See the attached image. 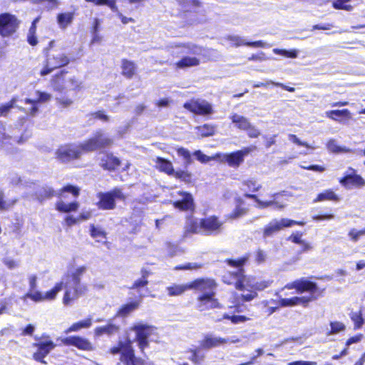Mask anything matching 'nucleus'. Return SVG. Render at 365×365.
Instances as JSON below:
<instances>
[{
    "instance_id": "f8f14e48",
    "label": "nucleus",
    "mask_w": 365,
    "mask_h": 365,
    "mask_svg": "<svg viewBox=\"0 0 365 365\" xmlns=\"http://www.w3.org/2000/svg\"><path fill=\"white\" fill-rule=\"evenodd\" d=\"M37 341L32 344V346L36 350L34 352L32 358L36 361L46 364V356L56 347L55 343L49 339L48 336L43 335L41 337H35Z\"/></svg>"
},
{
    "instance_id": "052dcab7",
    "label": "nucleus",
    "mask_w": 365,
    "mask_h": 365,
    "mask_svg": "<svg viewBox=\"0 0 365 365\" xmlns=\"http://www.w3.org/2000/svg\"><path fill=\"white\" fill-rule=\"evenodd\" d=\"M348 235L351 241L357 242L361 236L365 235V227L360 230L351 229L349 230Z\"/></svg>"
},
{
    "instance_id": "49530a36",
    "label": "nucleus",
    "mask_w": 365,
    "mask_h": 365,
    "mask_svg": "<svg viewBox=\"0 0 365 365\" xmlns=\"http://www.w3.org/2000/svg\"><path fill=\"white\" fill-rule=\"evenodd\" d=\"M222 319L230 321L233 324H237L250 320L251 317H247L245 315H230L227 313H225L222 315Z\"/></svg>"
},
{
    "instance_id": "4d7b16f0",
    "label": "nucleus",
    "mask_w": 365,
    "mask_h": 365,
    "mask_svg": "<svg viewBox=\"0 0 365 365\" xmlns=\"http://www.w3.org/2000/svg\"><path fill=\"white\" fill-rule=\"evenodd\" d=\"M351 0H336L332 3V6L335 9H341L345 11H351L353 6L350 4H347Z\"/></svg>"
},
{
    "instance_id": "6ab92c4d",
    "label": "nucleus",
    "mask_w": 365,
    "mask_h": 365,
    "mask_svg": "<svg viewBox=\"0 0 365 365\" xmlns=\"http://www.w3.org/2000/svg\"><path fill=\"white\" fill-rule=\"evenodd\" d=\"M178 194L182 198L172 202L173 206L180 211L193 213L195 210V205L192 194L186 191H178Z\"/></svg>"
},
{
    "instance_id": "423d86ee",
    "label": "nucleus",
    "mask_w": 365,
    "mask_h": 365,
    "mask_svg": "<svg viewBox=\"0 0 365 365\" xmlns=\"http://www.w3.org/2000/svg\"><path fill=\"white\" fill-rule=\"evenodd\" d=\"M175 47L182 49L178 53L177 56L184 54L193 55L183 56L180 60L174 63L175 69H185L187 68L198 66L200 64V60L196 56L201 53L204 50L202 46L191 43H180L176 44Z\"/></svg>"
},
{
    "instance_id": "5fc2aeb1",
    "label": "nucleus",
    "mask_w": 365,
    "mask_h": 365,
    "mask_svg": "<svg viewBox=\"0 0 365 365\" xmlns=\"http://www.w3.org/2000/svg\"><path fill=\"white\" fill-rule=\"evenodd\" d=\"M306 222L304 221H297L288 218H282L279 221H278V225L280 226V230L284 227H289L293 225L304 226Z\"/></svg>"
},
{
    "instance_id": "b1692460",
    "label": "nucleus",
    "mask_w": 365,
    "mask_h": 365,
    "mask_svg": "<svg viewBox=\"0 0 365 365\" xmlns=\"http://www.w3.org/2000/svg\"><path fill=\"white\" fill-rule=\"evenodd\" d=\"M251 254L247 252L238 258H226L224 263L230 267L235 268L237 270L245 271L244 267L248 263Z\"/></svg>"
},
{
    "instance_id": "c85d7f7f",
    "label": "nucleus",
    "mask_w": 365,
    "mask_h": 365,
    "mask_svg": "<svg viewBox=\"0 0 365 365\" xmlns=\"http://www.w3.org/2000/svg\"><path fill=\"white\" fill-rule=\"evenodd\" d=\"M67 73L68 71L62 69L52 76L51 83L55 91L61 92L64 90L63 83Z\"/></svg>"
},
{
    "instance_id": "393cba45",
    "label": "nucleus",
    "mask_w": 365,
    "mask_h": 365,
    "mask_svg": "<svg viewBox=\"0 0 365 365\" xmlns=\"http://www.w3.org/2000/svg\"><path fill=\"white\" fill-rule=\"evenodd\" d=\"M155 168L160 173H163L168 176L174 173V167L172 162L163 157H157L155 159Z\"/></svg>"
},
{
    "instance_id": "69168bd1",
    "label": "nucleus",
    "mask_w": 365,
    "mask_h": 365,
    "mask_svg": "<svg viewBox=\"0 0 365 365\" xmlns=\"http://www.w3.org/2000/svg\"><path fill=\"white\" fill-rule=\"evenodd\" d=\"M26 41L31 46H36L38 43L36 32L28 31Z\"/></svg>"
},
{
    "instance_id": "6e6552de",
    "label": "nucleus",
    "mask_w": 365,
    "mask_h": 365,
    "mask_svg": "<svg viewBox=\"0 0 365 365\" xmlns=\"http://www.w3.org/2000/svg\"><path fill=\"white\" fill-rule=\"evenodd\" d=\"M70 62L71 58L65 53L53 52L49 54H46L43 62V68L39 73L41 76H45L54 70L68 66Z\"/></svg>"
},
{
    "instance_id": "0eeeda50",
    "label": "nucleus",
    "mask_w": 365,
    "mask_h": 365,
    "mask_svg": "<svg viewBox=\"0 0 365 365\" xmlns=\"http://www.w3.org/2000/svg\"><path fill=\"white\" fill-rule=\"evenodd\" d=\"M84 153L110 148L114 144L113 139L102 130H96L91 137L80 143Z\"/></svg>"
},
{
    "instance_id": "774afa93",
    "label": "nucleus",
    "mask_w": 365,
    "mask_h": 365,
    "mask_svg": "<svg viewBox=\"0 0 365 365\" xmlns=\"http://www.w3.org/2000/svg\"><path fill=\"white\" fill-rule=\"evenodd\" d=\"M36 94L37 96V99H34V101H38V103L47 102L51 97L49 93L44 91H36Z\"/></svg>"
},
{
    "instance_id": "4468645a",
    "label": "nucleus",
    "mask_w": 365,
    "mask_h": 365,
    "mask_svg": "<svg viewBox=\"0 0 365 365\" xmlns=\"http://www.w3.org/2000/svg\"><path fill=\"white\" fill-rule=\"evenodd\" d=\"M222 282L227 285L233 286L239 291H245L247 286L245 271H227L221 277Z\"/></svg>"
},
{
    "instance_id": "9d476101",
    "label": "nucleus",
    "mask_w": 365,
    "mask_h": 365,
    "mask_svg": "<svg viewBox=\"0 0 365 365\" xmlns=\"http://www.w3.org/2000/svg\"><path fill=\"white\" fill-rule=\"evenodd\" d=\"M83 154L81 143H66L60 145L55 152L56 158L61 163L79 160Z\"/></svg>"
},
{
    "instance_id": "f257e3e1",
    "label": "nucleus",
    "mask_w": 365,
    "mask_h": 365,
    "mask_svg": "<svg viewBox=\"0 0 365 365\" xmlns=\"http://www.w3.org/2000/svg\"><path fill=\"white\" fill-rule=\"evenodd\" d=\"M218 284L212 277H198L186 284H173L166 288L170 297L180 296L187 290H195L200 294L196 298L195 307L199 312L220 309L222 304L216 297Z\"/></svg>"
},
{
    "instance_id": "bb28decb",
    "label": "nucleus",
    "mask_w": 365,
    "mask_h": 365,
    "mask_svg": "<svg viewBox=\"0 0 365 365\" xmlns=\"http://www.w3.org/2000/svg\"><path fill=\"white\" fill-rule=\"evenodd\" d=\"M137 73V66L135 62L123 58L121 60V74L128 79L133 78Z\"/></svg>"
},
{
    "instance_id": "2f4dec72",
    "label": "nucleus",
    "mask_w": 365,
    "mask_h": 365,
    "mask_svg": "<svg viewBox=\"0 0 365 365\" xmlns=\"http://www.w3.org/2000/svg\"><path fill=\"white\" fill-rule=\"evenodd\" d=\"M223 160L232 168H238L244 161L242 158V154L237 150L225 154Z\"/></svg>"
},
{
    "instance_id": "20e7f679",
    "label": "nucleus",
    "mask_w": 365,
    "mask_h": 365,
    "mask_svg": "<svg viewBox=\"0 0 365 365\" xmlns=\"http://www.w3.org/2000/svg\"><path fill=\"white\" fill-rule=\"evenodd\" d=\"M109 353L113 355L120 354V361L124 365H154L152 361L135 356L130 339L118 341L116 345L110 348Z\"/></svg>"
},
{
    "instance_id": "bf43d9fd",
    "label": "nucleus",
    "mask_w": 365,
    "mask_h": 365,
    "mask_svg": "<svg viewBox=\"0 0 365 365\" xmlns=\"http://www.w3.org/2000/svg\"><path fill=\"white\" fill-rule=\"evenodd\" d=\"M90 235L95 239L101 238L106 239V232L96 227L93 224L90 225Z\"/></svg>"
},
{
    "instance_id": "9b49d317",
    "label": "nucleus",
    "mask_w": 365,
    "mask_h": 365,
    "mask_svg": "<svg viewBox=\"0 0 365 365\" xmlns=\"http://www.w3.org/2000/svg\"><path fill=\"white\" fill-rule=\"evenodd\" d=\"M21 20L9 12L0 14V36L3 38L14 37L21 25Z\"/></svg>"
},
{
    "instance_id": "aec40b11",
    "label": "nucleus",
    "mask_w": 365,
    "mask_h": 365,
    "mask_svg": "<svg viewBox=\"0 0 365 365\" xmlns=\"http://www.w3.org/2000/svg\"><path fill=\"white\" fill-rule=\"evenodd\" d=\"M122 160L112 152H107L101 158V168L108 172H116L122 166Z\"/></svg>"
},
{
    "instance_id": "a19ab883",
    "label": "nucleus",
    "mask_w": 365,
    "mask_h": 365,
    "mask_svg": "<svg viewBox=\"0 0 365 365\" xmlns=\"http://www.w3.org/2000/svg\"><path fill=\"white\" fill-rule=\"evenodd\" d=\"M17 101L18 98L14 96L7 103H1L0 105V117H6L11 110L16 106Z\"/></svg>"
},
{
    "instance_id": "09e8293b",
    "label": "nucleus",
    "mask_w": 365,
    "mask_h": 365,
    "mask_svg": "<svg viewBox=\"0 0 365 365\" xmlns=\"http://www.w3.org/2000/svg\"><path fill=\"white\" fill-rule=\"evenodd\" d=\"M242 185L245 187V190L252 192H257L262 187V185L253 178L244 180L242 182Z\"/></svg>"
},
{
    "instance_id": "1a4fd4ad",
    "label": "nucleus",
    "mask_w": 365,
    "mask_h": 365,
    "mask_svg": "<svg viewBox=\"0 0 365 365\" xmlns=\"http://www.w3.org/2000/svg\"><path fill=\"white\" fill-rule=\"evenodd\" d=\"M98 201L96 205L102 210H113L116 207V200L125 201L126 195L120 187H115L107 192H100L97 194Z\"/></svg>"
},
{
    "instance_id": "8fccbe9b",
    "label": "nucleus",
    "mask_w": 365,
    "mask_h": 365,
    "mask_svg": "<svg viewBox=\"0 0 365 365\" xmlns=\"http://www.w3.org/2000/svg\"><path fill=\"white\" fill-rule=\"evenodd\" d=\"M238 205L235 207V208L232 211V212L229 215V218L230 219H236L240 217L245 215L247 213V209L242 207V204H243V201L241 199H237Z\"/></svg>"
},
{
    "instance_id": "338daca9",
    "label": "nucleus",
    "mask_w": 365,
    "mask_h": 365,
    "mask_svg": "<svg viewBox=\"0 0 365 365\" xmlns=\"http://www.w3.org/2000/svg\"><path fill=\"white\" fill-rule=\"evenodd\" d=\"M247 134L250 138H256L260 135V131L251 123L249 125V128L245 129Z\"/></svg>"
},
{
    "instance_id": "79ce46f5",
    "label": "nucleus",
    "mask_w": 365,
    "mask_h": 365,
    "mask_svg": "<svg viewBox=\"0 0 365 365\" xmlns=\"http://www.w3.org/2000/svg\"><path fill=\"white\" fill-rule=\"evenodd\" d=\"M196 129L201 138L212 136L215 133V126L208 123L197 126Z\"/></svg>"
},
{
    "instance_id": "a878e982",
    "label": "nucleus",
    "mask_w": 365,
    "mask_h": 365,
    "mask_svg": "<svg viewBox=\"0 0 365 365\" xmlns=\"http://www.w3.org/2000/svg\"><path fill=\"white\" fill-rule=\"evenodd\" d=\"M151 274L150 270L146 268H142L140 269L141 277L133 282L132 285L130 287V289H134L140 292L142 288H147L149 281L148 277Z\"/></svg>"
},
{
    "instance_id": "cd10ccee",
    "label": "nucleus",
    "mask_w": 365,
    "mask_h": 365,
    "mask_svg": "<svg viewBox=\"0 0 365 365\" xmlns=\"http://www.w3.org/2000/svg\"><path fill=\"white\" fill-rule=\"evenodd\" d=\"M75 13L73 11L61 12L57 14L56 21L60 29L64 30L73 21Z\"/></svg>"
},
{
    "instance_id": "ddd939ff",
    "label": "nucleus",
    "mask_w": 365,
    "mask_h": 365,
    "mask_svg": "<svg viewBox=\"0 0 365 365\" xmlns=\"http://www.w3.org/2000/svg\"><path fill=\"white\" fill-rule=\"evenodd\" d=\"M339 182L346 190L359 189L365 186V180L356 169L349 167Z\"/></svg>"
},
{
    "instance_id": "7ed1b4c3",
    "label": "nucleus",
    "mask_w": 365,
    "mask_h": 365,
    "mask_svg": "<svg viewBox=\"0 0 365 365\" xmlns=\"http://www.w3.org/2000/svg\"><path fill=\"white\" fill-rule=\"evenodd\" d=\"M282 289H294L298 294L309 293L307 296H294L290 298L279 297L276 304L281 307L301 306L307 308L310 303L324 296V289H320L317 282L307 277H300L287 283Z\"/></svg>"
},
{
    "instance_id": "2eb2a0df",
    "label": "nucleus",
    "mask_w": 365,
    "mask_h": 365,
    "mask_svg": "<svg viewBox=\"0 0 365 365\" xmlns=\"http://www.w3.org/2000/svg\"><path fill=\"white\" fill-rule=\"evenodd\" d=\"M202 234L204 235H217L223 230L224 222L215 215L200 219Z\"/></svg>"
},
{
    "instance_id": "a211bd4d",
    "label": "nucleus",
    "mask_w": 365,
    "mask_h": 365,
    "mask_svg": "<svg viewBox=\"0 0 365 365\" xmlns=\"http://www.w3.org/2000/svg\"><path fill=\"white\" fill-rule=\"evenodd\" d=\"M183 107L190 112L199 115H207L213 113L212 105L205 101L191 99L183 104Z\"/></svg>"
},
{
    "instance_id": "de8ad7c7",
    "label": "nucleus",
    "mask_w": 365,
    "mask_h": 365,
    "mask_svg": "<svg viewBox=\"0 0 365 365\" xmlns=\"http://www.w3.org/2000/svg\"><path fill=\"white\" fill-rule=\"evenodd\" d=\"M37 199L42 202L46 199L51 198L56 195L55 190L51 187H43L36 193Z\"/></svg>"
},
{
    "instance_id": "6e6d98bb",
    "label": "nucleus",
    "mask_w": 365,
    "mask_h": 365,
    "mask_svg": "<svg viewBox=\"0 0 365 365\" xmlns=\"http://www.w3.org/2000/svg\"><path fill=\"white\" fill-rule=\"evenodd\" d=\"M56 103L59 108L66 109L73 105V100L68 96H61L56 98Z\"/></svg>"
},
{
    "instance_id": "7c9ffc66",
    "label": "nucleus",
    "mask_w": 365,
    "mask_h": 365,
    "mask_svg": "<svg viewBox=\"0 0 365 365\" xmlns=\"http://www.w3.org/2000/svg\"><path fill=\"white\" fill-rule=\"evenodd\" d=\"M326 116L333 120L340 121L339 118H344L346 120L352 118V115L350 110L347 108L342 110H330L326 112Z\"/></svg>"
},
{
    "instance_id": "0e129e2a",
    "label": "nucleus",
    "mask_w": 365,
    "mask_h": 365,
    "mask_svg": "<svg viewBox=\"0 0 365 365\" xmlns=\"http://www.w3.org/2000/svg\"><path fill=\"white\" fill-rule=\"evenodd\" d=\"M17 200H14L9 202H7L4 200V194L3 191L0 190V210H5L9 209L11 206L14 205Z\"/></svg>"
},
{
    "instance_id": "39448f33",
    "label": "nucleus",
    "mask_w": 365,
    "mask_h": 365,
    "mask_svg": "<svg viewBox=\"0 0 365 365\" xmlns=\"http://www.w3.org/2000/svg\"><path fill=\"white\" fill-rule=\"evenodd\" d=\"M130 330L135 332L134 341L142 354H145V350L150 347V342L158 341L159 334L158 328L153 325L143 323L133 324Z\"/></svg>"
},
{
    "instance_id": "f704fd0d",
    "label": "nucleus",
    "mask_w": 365,
    "mask_h": 365,
    "mask_svg": "<svg viewBox=\"0 0 365 365\" xmlns=\"http://www.w3.org/2000/svg\"><path fill=\"white\" fill-rule=\"evenodd\" d=\"M92 325V319L91 317H87L83 320L78 321L77 322L73 323L66 330H65V334H68L71 332H77L79 331L82 329H88Z\"/></svg>"
},
{
    "instance_id": "c756f323",
    "label": "nucleus",
    "mask_w": 365,
    "mask_h": 365,
    "mask_svg": "<svg viewBox=\"0 0 365 365\" xmlns=\"http://www.w3.org/2000/svg\"><path fill=\"white\" fill-rule=\"evenodd\" d=\"M79 207V203L77 201H72L69 203H65L63 200H58L55 203L56 210L61 213H69L76 212Z\"/></svg>"
},
{
    "instance_id": "c9c22d12",
    "label": "nucleus",
    "mask_w": 365,
    "mask_h": 365,
    "mask_svg": "<svg viewBox=\"0 0 365 365\" xmlns=\"http://www.w3.org/2000/svg\"><path fill=\"white\" fill-rule=\"evenodd\" d=\"M230 119L232 123L235 125L236 128L241 130H245V129L249 128L250 123V120L246 117L237 113H232L230 116Z\"/></svg>"
},
{
    "instance_id": "864d4df0",
    "label": "nucleus",
    "mask_w": 365,
    "mask_h": 365,
    "mask_svg": "<svg viewBox=\"0 0 365 365\" xmlns=\"http://www.w3.org/2000/svg\"><path fill=\"white\" fill-rule=\"evenodd\" d=\"M203 267L202 263L197 262H187L183 264L176 265L173 269L175 271L180 270H197L201 269Z\"/></svg>"
},
{
    "instance_id": "603ef678",
    "label": "nucleus",
    "mask_w": 365,
    "mask_h": 365,
    "mask_svg": "<svg viewBox=\"0 0 365 365\" xmlns=\"http://www.w3.org/2000/svg\"><path fill=\"white\" fill-rule=\"evenodd\" d=\"M177 154L179 157L185 160V164L189 165L192 163V155L190 151L183 147H179L176 149Z\"/></svg>"
},
{
    "instance_id": "e2e57ef3",
    "label": "nucleus",
    "mask_w": 365,
    "mask_h": 365,
    "mask_svg": "<svg viewBox=\"0 0 365 365\" xmlns=\"http://www.w3.org/2000/svg\"><path fill=\"white\" fill-rule=\"evenodd\" d=\"M24 101L26 104H31L32 106L29 110V114L31 116H34L38 110L37 106L38 101H34V99L26 98L24 100Z\"/></svg>"
},
{
    "instance_id": "37998d69",
    "label": "nucleus",
    "mask_w": 365,
    "mask_h": 365,
    "mask_svg": "<svg viewBox=\"0 0 365 365\" xmlns=\"http://www.w3.org/2000/svg\"><path fill=\"white\" fill-rule=\"evenodd\" d=\"M280 226L277 220H273L267 224L263 230V237H267L273 235L274 233L280 231Z\"/></svg>"
},
{
    "instance_id": "dca6fc26",
    "label": "nucleus",
    "mask_w": 365,
    "mask_h": 365,
    "mask_svg": "<svg viewBox=\"0 0 365 365\" xmlns=\"http://www.w3.org/2000/svg\"><path fill=\"white\" fill-rule=\"evenodd\" d=\"M272 283L273 280L271 279L257 281L253 284L247 283L246 289L248 290V293L241 294L239 298L243 302H250L257 297V292L269 287Z\"/></svg>"
},
{
    "instance_id": "4c0bfd02",
    "label": "nucleus",
    "mask_w": 365,
    "mask_h": 365,
    "mask_svg": "<svg viewBox=\"0 0 365 365\" xmlns=\"http://www.w3.org/2000/svg\"><path fill=\"white\" fill-rule=\"evenodd\" d=\"M244 196L247 198L254 200L258 204L259 208H267L273 205H275L279 208L284 207V205H277V202L274 200L262 201L258 198L257 195H256L255 194L245 193Z\"/></svg>"
},
{
    "instance_id": "13d9d810",
    "label": "nucleus",
    "mask_w": 365,
    "mask_h": 365,
    "mask_svg": "<svg viewBox=\"0 0 365 365\" xmlns=\"http://www.w3.org/2000/svg\"><path fill=\"white\" fill-rule=\"evenodd\" d=\"M330 330L328 331V335H332L337 334L340 331L345 330L346 327L344 323L340 322H330Z\"/></svg>"
},
{
    "instance_id": "c03bdc74",
    "label": "nucleus",
    "mask_w": 365,
    "mask_h": 365,
    "mask_svg": "<svg viewBox=\"0 0 365 365\" xmlns=\"http://www.w3.org/2000/svg\"><path fill=\"white\" fill-rule=\"evenodd\" d=\"M171 176L185 183H190L192 180L191 173L184 170H174V173Z\"/></svg>"
},
{
    "instance_id": "e433bc0d",
    "label": "nucleus",
    "mask_w": 365,
    "mask_h": 365,
    "mask_svg": "<svg viewBox=\"0 0 365 365\" xmlns=\"http://www.w3.org/2000/svg\"><path fill=\"white\" fill-rule=\"evenodd\" d=\"M140 306L139 301H133L129 303L123 304L117 311L116 314L120 317H125L128 315L130 312L137 309Z\"/></svg>"
},
{
    "instance_id": "5701e85b",
    "label": "nucleus",
    "mask_w": 365,
    "mask_h": 365,
    "mask_svg": "<svg viewBox=\"0 0 365 365\" xmlns=\"http://www.w3.org/2000/svg\"><path fill=\"white\" fill-rule=\"evenodd\" d=\"M200 233L202 234L201 220L198 221L193 215L187 216L184 225V235H190Z\"/></svg>"
},
{
    "instance_id": "f03ea898",
    "label": "nucleus",
    "mask_w": 365,
    "mask_h": 365,
    "mask_svg": "<svg viewBox=\"0 0 365 365\" xmlns=\"http://www.w3.org/2000/svg\"><path fill=\"white\" fill-rule=\"evenodd\" d=\"M86 270V266H80L74 271L68 272L64 275L66 279L65 283L63 282L56 283L53 288L47 291L44 294L39 291H36L34 293L25 294L23 298L24 299H29L34 302L51 301L55 299L58 292L63 287H65L66 290L63 297V303L64 305L68 306L71 304V302L85 294L88 291L87 286L81 283V278Z\"/></svg>"
},
{
    "instance_id": "4be33fe9",
    "label": "nucleus",
    "mask_w": 365,
    "mask_h": 365,
    "mask_svg": "<svg viewBox=\"0 0 365 365\" xmlns=\"http://www.w3.org/2000/svg\"><path fill=\"white\" fill-rule=\"evenodd\" d=\"M85 1L92 3L95 6H107L112 11L118 14V16L123 24L135 21L133 18L126 17L119 12L116 0H85Z\"/></svg>"
},
{
    "instance_id": "412c9836",
    "label": "nucleus",
    "mask_w": 365,
    "mask_h": 365,
    "mask_svg": "<svg viewBox=\"0 0 365 365\" xmlns=\"http://www.w3.org/2000/svg\"><path fill=\"white\" fill-rule=\"evenodd\" d=\"M230 342L228 338L217 336L211 334H205L200 341V348L201 349L209 350L217 347H220Z\"/></svg>"
},
{
    "instance_id": "3c124183",
    "label": "nucleus",
    "mask_w": 365,
    "mask_h": 365,
    "mask_svg": "<svg viewBox=\"0 0 365 365\" xmlns=\"http://www.w3.org/2000/svg\"><path fill=\"white\" fill-rule=\"evenodd\" d=\"M327 210L328 211L324 213H319L313 215L312 219L316 222L329 221L333 220L334 218V215L332 212V209L327 207Z\"/></svg>"
},
{
    "instance_id": "58836bf2",
    "label": "nucleus",
    "mask_w": 365,
    "mask_h": 365,
    "mask_svg": "<svg viewBox=\"0 0 365 365\" xmlns=\"http://www.w3.org/2000/svg\"><path fill=\"white\" fill-rule=\"evenodd\" d=\"M200 348L195 347L188 349L186 352L190 353L191 356L188 358L195 364H200L205 359V354L200 351Z\"/></svg>"
},
{
    "instance_id": "f3484780",
    "label": "nucleus",
    "mask_w": 365,
    "mask_h": 365,
    "mask_svg": "<svg viewBox=\"0 0 365 365\" xmlns=\"http://www.w3.org/2000/svg\"><path fill=\"white\" fill-rule=\"evenodd\" d=\"M61 341L64 346H72L81 351H92L95 349L94 345L90 340L79 335H72L62 338Z\"/></svg>"
},
{
    "instance_id": "72a5a7b5",
    "label": "nucleus",
    "mask_w": 365,
    "mask_h": 365,
    "mask_svg": "<svg viewBox=\"0 0 365 365\" xmlns=\"http://www.w3.org/2000/svg\"><path fill=\"white\" fill-rule=\"evenodd\" d=\"M340 197L335 192L331 189H327L317 194V197L314 200V202H323V201H333L339 202Z\"/></svg>"
},
{
    "instance_id": "a18cd8bd",
    "label": "nucleus",
    "mask_w": 365,
    "mask_h": 365,
    "mask_svg": "<svg viewBox=\"0 0 365 365\" xmlns=\"http://www.w3.org/2000/svg\"><path fill=\"white\" fill-rule=\"evenodd\" d=\"M349 317L354 323V329H359L362 327L364 320L362 316L361 310L355 312H351Z\"/></svg>"
},
{
    "instance_id": "473e14b6",
    "label": "nucleus",
    "mask_w": 365,
    "mask_h": 365,
    "mask_svg": "<svg viewBox=\"0 0 365 365\" xmlns=\"http://www.w3.org/2000/svg\"><path fill=\"white\" fill-rule=\"evenodd\" d=\"M119 326L115 324L108 323L104 326L96 327L94 329V334L96 336H101L103 334L110 336L117 333L119 331Z\"/></svg>"
},
{
    "instance_id": "ea45409f",
    "label": "nucleus",
    "mask_w": 365,
    "mask_h": 365,
    "mask_svg": "<svg viewBox=\"0 0 365 365\" xmlns=\"http://www.w3.org/2000/svg\"><path fill=\"white\" fill-rule=\"evenodd\" d=\"M65 192H69L74 197H77L80 195L81 188L77 185L67 184L58 190L57 195L58 197H62Z\"/></svg>"
},
{
    "instance_id": "680f3d73",
    "label": "nucleus",
    "mask_w": 365,
    "mask_h": 365,
    "mask_svg": "<svg viewBox=\"0 0 365 365\" xmlns=\"http://www.w3.org/2000/svg\"><path fill=\"white\" fill-rule=\"evenodd\" d=\"M192 154L196 159L202 163H206L214 159V157H210L205 155L200 150L194 151Z\"/></svg>"
}]
</instances>
